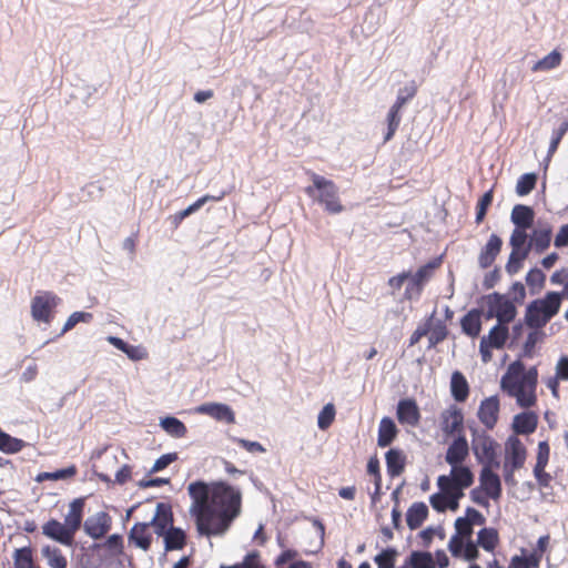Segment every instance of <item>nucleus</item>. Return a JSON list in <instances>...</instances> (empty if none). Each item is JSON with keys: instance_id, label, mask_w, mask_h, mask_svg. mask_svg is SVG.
I'll return each instance as SVG.
<instances>
[{"instance_id": "obj_59", "label": "nucleus", "mask_w": 568, "mask_h": 568, "mask_svg": "<svg viewBox=\"0 0 568 568\" xmlns=\"http://www.w3.org/2000/svg\"><path fill=\"white\" fill-rule=\"evenodd\" d=\"M455 535L462 538H466L467 540L471 539V535L474 534V528L469 524V520L463 516H459L455 519L454 523Z\"/></svg>"}, {"instance_id": "obj_37", "label": "nucleus", "mask_w": 568, "mask_h": 568, "mask_svg": "<svg viewBox=\"0 0 568 568\" xmlns=\"http://www.w3.org/2000/svg\"><path fill=\"white\" fill-rule=\"evenodd\" d=\"M93 320V314L84 311L73 312L65 321L61 332L53 338L47 339L41 347L54 342L57 338L63 336L65 333L75 327L79 323H90Z\"/></svg>"}, {"instance_id": "obj_9", "label": "nucleus", "mask_w": 568, "mask_h": 568, "mask_svg": "<svg viewBox=\"0 0 568 568\" xmlns=\"http://www.w3.org/2000/svg\"><path fill=\"white\" fill-rule=\"evenodd\" d=\"M528 234L519 231H513L509 237V246L511 252L505 265V271L510 276L517 274L524 266L525 261L530 254V244H527Z\"/></svg>"}, {"instance_id": "obj_60", "label": "nucleus", "mask_w": 568, "mask_h": 568, "mask_svg": "<svg viewBox=\"0 0 568 568\" xmlns=\"http://www.w3.org/2000/svg\"><path fill=\"white\" fill-rule=\"evenodd\" d=\"M550 458V445L548 440H540L537 447L536 464L534 467L546 468Z\"/></svg>"}, {"instance_id": "obj_39", "label": "nucleus", "mask_w": 568, "mask_h": 568, "mask_svg": "<svg viewBox=\"0 0 568 568\" xmlns=\"http://www.w3.org/2000/svg\"><path fill=\"white\" fill-rule=\"evenodd\" d=\"M546 280H547V276L541 268H539L538 266L531 267L525 276V282H526V285L528 286L529 294L530 295L539 294L540 291L546 285Z\"/></svg>"}, {"instance_id": "obj_2", "label": "nucleus", "mask_w": 568, "mask_h": 568, "mask_svg": "<svg viewBox=\"0 0 568 568\" xmlns=\"http://www.w3.org/2000/svg\"><path fill=\"white\" fill-rule=\"evenodd\" d=\"M312 184L304 189L305 194L324 206V211L328 214H339L344 211V206L339 201V189L333 180H329L317 173L311 174Z\"/></svg>"}, {"instance_id": "obj_48", "label": "nucleus", "mask_w": 568, "mask_h": 568, "mask_svg": "<svg viewBox=\"0 0 568 568\" xmlns=\"http://www.w3.org/2000/svg\"><path fill=\"white\" fill-rule=\"evenodd\" d=\"M562 60V54L557 50L550 51L548 54H546L544 58L539 59L534 67L531 68L532 71H549L555 69L560 64Z\"/></svg>"}, {"instance_id": "obj_5", "label": "nucleus", "mask_w": 568, "mask_h": 568, "mask_svg": "<svg viewBox=\"0 0 568 568\" xmlns=\"http://www.w3.org/2000/svg\"><path fill=\"white\" fill-rule=\"evenodd\" d=\"M527 458V448L516 435H509L505 442V460L503 465V477L505 484L515 487L518 481L515 471L524 467Z\"/></svg>"}, {"instance_id": "obj_16", "label": "nucleus", "mask_w": 568, "mask_h": 568, "mask_svg": "<svg viewBox=\"0 0 568 568\" xmlns=\"http://www.w3.org/2000/svg\"><path fill=\"white\" fill-rule=\"evenodd\" d=\"M195 412L197 414L207 415L217 422H223L226 424L235 423V413L233 408L225 403H203L195 408Z\"/></svg>"}, {"instance_id": "obj_17", "label": "nucleus", "mask_w": 568, "mask_h": 568, "mask_svg": "<svg viewBox=\"0 0 568 568\" xmlns=\"http://www.w3.org/2000/svg\"><path fill=\"white\" fill-rule=\"evenodd\" d=\"M499 409L500 402L498 395H491L480 402L477 417L487 429H493L497 424Z\"/></svg>"}, {"instance_id": "obj_31", "label": "nucleus", "mask_w": 568, "mask_h": 568, "mask_svg": "<svg viewBox=\"0 0 568 568\" xmlns=\"http://www.w3.org/2000/svg\"><path fill=\"white\" fill-rule=\"evenodd\" d=\"M509 337V324L496 322L489 329L487 335H484L480 339H486L487 344L495 346V349H504L506 342Z\"/></svg>"}, {"instance_id": "obj_62", "label": "nucleus", "mask_w": 568, "mask_h": 568, "mask_svg": "<svg viewBox=\"0 0 568 568\" xmlns=\"http://www.w3.org/2000/svg\"><path fill=\"white\" fill-rule=\"evenodd\" d=\"M153 517H158L159 520L174 524V515L172 510V505L170 503L160 501L156 504L155 513Z\"/></svg>"}, {"instance_id": "obj_64", "label": "nucleus", "mask_w": 568, "mask_h": 568, "mask_svg": "<svg viewBox=\"0 0 568 568\" xmlns=\"http://www.w3.org/2000/svg\"><path fill=\"white\" fill-rule=\"evenodd\" d=\"M236 564L240 565V568H262L261 554L256 549L251 550L244 556L241 562Z\"/></svg>"}, {"instance_id": "obj_41", "label": "nucleus", "mask_w": 568, "mask_h": 568, "mask_svg": "<svg viewBox=\"0 0 568 568\" xmlns=\"http://www.w3.org/2000/svg\"><path fill=\"white\" fill-rule=\"evenodd\" d=\"M41 555L47 559L50 568H67L68 560L61 549L55 546L45 545L41 549Z\"/></svg>"}, {"instance_id": "obj_4", "label": "nucleus", "mask_w": 568, "mask_h": 568, "mask_svg": "<svg viewBox=\"0 0 568 568\" xmlns=\"http://www.w3.org/2000/svg\"><path fill=\"white\" fill-rule=\"evenodd\" d=\"M477 304L479 306L486 305V310L484 308V318L486 321L496 318L497 322L510 324L518 315V310L510 301L509 293L494 291L481 295L477 300Z\"/></svg>"}, {"instance_id": "obj_36", "label": "nucleus", "mask_w": 568, "mask_h": 568, "mask_svg": "<svg viewBox=\"0 0 568 568\" xmlns=\"http://www.w3.org/2000/svg\"><path fill=\"white\" fill-rule=\"evenodd\" d=\"M159 426L173 438H182L187 433L185 424L173 415L160 417Z\"/></svg>"}, {"instance_id": "obj_22", "label": "nucleus", "mask_w": 568, "mask_h": 568, "mask_svg": "<svg viewBox=\"0 0 568 568\" xmlns=\"http://www.w3.org/2000/svg\"><path fill=\"white\" fill-rule=\"evenodd\" d=\"M503 243V239L498 234H490L478 255V265L480 268L486 270L494 264L496 257L501 252Z\"/></svg>"}, {"instance_id": "obj_45", "label": "nucleus", "mask_w": 568, "mask_h": 568, "mask_svg": "<svg viewBox=\"0 0 568 568\" xmlns=\"http://www.w3.org/2000/svg\"><path fill=\"white\" fill-rule=\"evenodd\" d=\"M398 555L399 552L395 546H387L375 555L373 560L377 568H395Z\"/></svg>"}, {"instance_id": "obj_44", "label": "nucleus", "mask_w": 568, "mask_h": 568, "mask_svg": "<svg viewBox=\"0 0 568 568\" xmlns=\"http://www.w3.org/2000/svg\"><path fill=\"white\" fill-rule=\"evenodd\" d=\"M400 121H402V108H398V106H395V105H392L387 112V116H386V124H387V129H386V132L384 133V143L390 141L399 124H400Z\"/></svg>"}, {"instance_id": "obj_27", "label": "nucleus", "mask_w": 568, "mask_h": 568, "mask_svg": "<svg viewBox=\"0 0 568 568\" xmlns=\"http://www.w3.org/2000/svg\"><path fill=\"white\" fill-rule=\"evenodd\" d=\"M552 227L548 223L544 227H536L530 234L527 244H530V251L534 250L537 254H542L548 250L551 243Z\"/></svg>"}, {"instance_id": "obj_33", "label": "nucleus", "mask_w": 568, "mask_h": 568, "mask_svg": "<svg viewBox=\"0 0 568 568\" xmlns=\"http://www.w3.org/2000/svg\"><path fill=\"white\" fill-rule=\"evenodd\" d=\"M546 338V333L540 328H529L527 337L523 343L519 358H532L537 344Z\"/></svg>"}, {"instance_id": "obj_1", "label": "nucleus", "mask_w": 568, "mask_h": 568, "mask_svg": "<svg viewBox=\"0 0 568 568\" xmlns=\"http://www.w3.org/2000/svg\"><path fill=\"white\" fill-rule=\"evenodd\" d=\"M242 511V491L229 481L215 480V490L203 517L197 520L200 537L223 536Z\"/></svg>"}, {"instance_id": "obj_13", "label": "nucleus", "mask_w": 568, "mask_h": 568, "mask_svg": "<svg viewBox=\"0 0 568 568\" xmlns=\"http://www.w3.org/2000/svg\"><path fill=\"white\" fill-rule=\"evenodd\" d=\"M42 534L63 546L73 547L75 545L73 532L69 530L64 521L61 523L55 518H50L42 525Z\"/></svg>"}, {"instance_id": "obj_46", "label": "nucleus", "mask_w": 568, "mask_h": 568, "mask_svg": "<svg viewBox=\"0 0 568 568\" xmlns=\"http://www.w3.org/2000/svg\"><path fill=\"white\" fill-rule=\"evenodd\" d=\"M537 182H538V173L527 172V173L521 174L518 178L517 183H516V187H515L516 194L518 196H526V195L530 194L535 190Z\"/></svg>"}, {"instance_id": "obj_56", "label": "nucleus", "mask_w": 568, "mask_h": 568, "mask_svg": "<svg viewBox=\"0 0 568 568\" xmlns=\"http://www.w3.org/2000/svg\"><path fill=\"white\" fill-rule=\"evenodd\" d=\"M507 293H509L510 301L513 302V304L516 306L517 310H518V306L524 304V302L527 297V290L520 281H515L510 285Z\"/></svg>"}, {"instance_id": "obj_20", "label": "nucleus", "mask_w": 568, "mask_h": 568, "mask_svg": "<svg viewBox=\"0 0 568 568\" xmlns=\"http://www.w3.org/2000/svg\"><path fill=\"white\" fill-rule=\"evenodd\" d=\"M536 212L532 206L515 204L510 213V222L515 225L514 231L527 234L535 223Z\"/></svg>"}, {"instance_id": "obj_3", "label": "nucleus", "mask_w": 568, "mask_h": 568, "mask_svg": "<svg viewBox=\"0 0 568 568\" xmlns=\"http://www.w3.org/2000/svg\"><path fill=\"white\" fill-rule=\"evenodd\" d=\"M557 294L548 291L544 296L531 300L525 308V323L528 328L542 329L560 311Z\"/></svg>"}, {"instance_id": "obj_63", "label": "nucleus", "mask_w": 568, "mask_h": 568, "mask_svg": "<svg viewBox=\"0 0 568 568\" xmlns=\"http://www.w3.org/2000/svg\"><path fill=\"white\" fill-rule=\"evenodd\" d=\"M424 290V286L416 282L413 277H409L407 280V285L404 291L403 298L407 301L418 300L422 292Z\"/></svg>"}, {"instance_id": "obj_49", "label": "nucleus", "mask_w": 568, "mask_h": 568, "mask_svg": "<svg viewBox=\"0 0 568 568\" xmlns=\"http://www.w3.org/2000/svg\"><path fill=\"white\" fill-rule=\"evenodd\" d=\"M514 398L516 399V404L525 410L536 406L538 400L536 389L526 387L518 392Z\"/></svg>"}, {"instance_id": "obj_28", "label": "nucleus", "mask_w": 568, "mask_h": 568, "mask_svg": "<svg viewBox=\"0 0 568 568\" xmlns=\"http://www.w3.org/2000/svg\"><path fill=\"white\" fill-rule=\"evenodd\" d=\"M436 313H437V311L435 307L434 311L428 315V316H433L430 329L427 335V337H428L427 349L428 351L435 348L437 345L443 343L449 335V329H448L446 323L444 321H442L440 318H436Z\"/></svg>"}, {"instance_id": "obj_12", "label": "nucleus", "mask_w": 568, "mask_h": 568, "mask_svg": "<svg viewBox=\"0 0 568 568\" xmlns=\"http://www.w3.org/2000/svg\"><path fill=\"white\" fill-rule=\"evenodd\" d=\"M440 429L446 438H454L457 434H465V416L460 407L452 404L440 414Z\"/></svg>"}, {"instance_id": "obj_15", "label": "nucleus", "mask_w": 568, "mask_h": 568, "mask_svg": "<svg viewBox=\"0 0 568 568\" xmlns=\"http://www.w3.org/2000/svg\"><path fill=\"white\" fill-rule=\"evenodd\" d=\"M396 418L400 425L418 426L422 415L419 406L414 397H402L397 402Z\"/></svg>"}, {"instance_id": "obj_18", "label": "nucleus", "mask_w": 568, "mask_h": 568, "mask_svg": "<svg viewBox=\"0 0 568 568\" xmlns=\"http://www.w3.org/2000/svg\"><path fill=\"white\" fill-rule=\"evenodd\" d=\"M484 307H473L459 320L462 333L470 338L479 336L483 328Z\"/></svg>"}, {"instance_id": "obj_47", "label": "nucleus", "mask_w": 568, "mask_h": 568, "mask_svg": "<svg viewBox=\"0 0 568 568\" xmlns=\"http://www.w3.org/2000/svg\"><path fill=\"white\" fill-rule=\"evenodd\" d=\"M12 558L14 564L13 568H41L33 564L31 546L16 548Z\"/></svg>"}, {"instance_id": "obj_50", "label": "nucleus", "mask_w": 568, "mask_h": 568, "mask_svg": "<svg viewBox=\"0 0 568 568\" xmlns=\"http://www.w3.org/2000/svg\"><path fill=\"white\" fill-rule=\"evenodd\" d=\"M336 409L334 404L327 403L323 406L317 415V427L321 430H326L334 422Z\"/></svg>"}, {"instance_id": "obj_7", "label": "nucleus", "mask_w": 568, "mask_h": 568, "mask_svg": "<svg viewBox=\"0 0 568 568\" xmlns=\"http://www.w3.org/2000/svg\"><path fill=\"white\" fill-rule=\"evenodd\" d=\"M471 446H469L465 434H457L449 443L446 453L445 462L453 470L464 474L468 477H475L471 466L466 464L469 458Z\"/></svg>"}, {"instance_id": "obj_26", "label": "nucleus", "mask_w": 568, "mask_h": 568, "mask_svg": "<svg viewBox=\"0 0 568 568\" xmlns=\"http://www.w3.org/2000/svg\"><path fill=\"white\" fill-rule=\"evenodd\" d=\"M87 497H78L74 498L69 504V513L64 517V523L69 527V530L75 532L83 526V516H84V507H85Z\"/></svg>"}, {"instance_id": "obj_57", "label": "nucleus", "mask_w": 568, "mask_h": 568, "mask_svg": "<svg viewBox=\"0 0 568 568\" xmlns=\"http://www.w3.org/2000/svg\"><path fill=\"white\" fill-rule=\"evenodd\" d=\"M568 132V120L562 121L558 128L552 131L550 143L548 146L549 155H554L558 150V146L562 140V138Z\"/></svg>"}, {"instance_id": "obj_40", "label": "nucleus", "mask_w": 568, "mask_h": 568, "mask_svg": "<svg viewBox=\"0 0 568 568\" xmlns=\"http://www.w3.org/2000/svg\"><path fill=\"white\" fill-rule=\"evenodd\" d=\"M406 560L412 568H436L434 556L427 550H412Z\"/></svg>"}, {"instance_id": "obj_38", "label": "nucleus", "mask_w": 568, "mask_h": 568, "mask_svg": "<svg viewBox=\"0 0 568 568\" xmlns=\"http://www.w3.org/2000/svg\"><path fill=\"white\" fill-rule=\"evenodd\" d=\"M78 474V467L72 464L67 467L58 468L53 471H41L39 473L34 480L37 483H44L47 480H68L73 478Z\"/></svg>"}, {"instance_id": "obj_24", "label": "nucleus", "mask_w": 568, "mask_h": 568, "mask_svg": "<svg viewBox=\"0 0 568 568\" xmlns=\"http://www.w3.org/2000/svg\"><path fill=\"white\" fill-rule=\"evenodd\" d=\"M128 539L129 544L136 548L144 551L149 550L153 541L152 534L149 531V524L145 521L135 523L129 531Z\"/></svg>"}, {"instance_id": "obj_23", "label": "nucleus", "mask_w": 568, "mask_h": 568, "mask_svg": "<svg viewBox=\"0 0 568 568\" xmlns=\"http://www.w3.org/2000/svg\"><path fill=\"white\" fill-rule=\"evenodd\" d=\"M386 471L390 478L399 477L406 468L407 456L399 447H389L385 453Z\"/></svg>"}, {"instance_id": "obj_54", "label": "nucleus", "mask_w": 568, "mask_h": 568, "mask_svg": "<svg viewBox=\"0 0 568 568\" xmlns=\"http://www.w3.org/2000/svg\"><path fill=\"white\" fill-rule=\"evenodd\" d=\"M500 388L509 397H515L524 388V385L519 378H510L508 374H505L500 379Z\"/></svg>"}, {"instance_id": "obj_25", "label": "nucleus", "mask_w": 568, "mask_h": 568, "mask_svg": "<svg viewBox=\"0 0 568 568\" xmlns=\"http://www.w3.org/2000/svg\"><path fill=\"white\" fill-rule=\"evenodd\" d=\"M399 434L395 420L389 416H384L379 420L377 430V446L381 448L390 447Z\"/></svg>"}, {"instance_id": "obj_34", "label": "nucleus", "mask_w": 568, "mask_h": 568, "mask_svg": "<svg viewBox=\"0 0 568 568\" xmlns=\"http://www.w3.org/2000/svg\"><path fill=\"white\" fill-rule=\"evenodd\" d=\"M186 534L181 527L174 526L169 530V534L164 536V554L172 550H182L186 546Z\"/></svg>"}, {"instance_id": "obj_29", "label": "nucleus", "mask_w": 568, "mask_h": 568, "mask_svg": "<svg viewBox=\"0 0 568 568\" xmlns=\"http://www.w3.org/2000/svg\"><path fill=\"white\" fill-rule=\"evenodd\" d=\"M429 509L424 501L413 503L406 511V524L410 530H417L428 518Z\"/></svg>"}, {"instance_id": "obj_42", "label": "nucleus", "mask_w": 568, "mask_h": 568, "mask_svg": "<svg viewBox=\"0 0 568 568\" xmlns=\"http://www.w3.org/2000/svg\"><path fill=\"white\" fill-rule=\"evenodd\" d=\"M28 445L21 438L13 437L4 430H0V452L12 455L21 452Z\"/></svg>"}, {"instance_id": "obj_51", "label": "nucleus", "mask_w": 568, "mask_h": 568, "mask_svg": "<svg viewBox=\"0 0 568 568\" xmlns=\"http://www.w3.org/2000/svg\"><path fill=\"white\" fill-rule=\"evenodd\" d=\"M435 535L439 538V539H444L446 534H445V529L443 528L442 525H437V526H428L426 528H424L423 530H420L418 532V537L422 541V545L425 547V548H428L432 542H433V537H435Z\"/></svg>"}, {"instance_id": "obj_11", "label": "nucleus", "mask_w": 568, "mask_h": 568, "mask_svg": "<svg viewBox=\"0 0 568 568\" xmlns=\"http://www.w3.org/2000/svg\"><path fill=\"white\" fill-rule=\"evenodd\" d=\"M124 539L121 534L109 535L102 541V548L97 557L100 565L103 567H110L116 565V568H123V561L120 558L123 556Z\"/></svg>"}, {"instance_id": "obj_6", "label": "nucleus", "mask_w": 568, "mask_h": 568, "mask_svg": "<svg viewBox=\"0 0 568 568\" xmlns=\"http://www.w3.org/2000/svg\"><path fill=\"white\" fill-rule=\"evenodd\" d=\"M213 490H215V480L205 481L204 479H196L187 486V494L192 500L189 514L194 519L196 528L197 520L205 518L203 516L209 503H211Z\"/></svg>"}, {"instance_id": "obj_61", "label": "nucleus", "mask_w": 568, "mask_h": 568, "mask_svg": "<svg viewBox=\"0 0 568 568\" xmlns=\"http://www.w3.org/2000/svg\"><path fill=\"white\" fill-rule=\"evenodd\" d=\"M519 379L524 387L537 389L538 386V369L537 366H530L528 369H524L520 373Z\"/></svg>"}, {"instance_id": "obj_53", "label": "nucleus", "mask_w": 568, "mask_h": 568, "mask_svg": "<svg viewBox=\"0 0 568 568\" xmlns=\"http://www.w3.org/2000/svg\"><path fill=\"white\" fill-rule=\"evenodd\" d=\"M495 469L496 468L481 467L479 471V487L484 489V493L501 480Z\"/></svg>"}, {"instance_id": "obj_14", "label": "nucleus", "mask_w": 568, "mask_h": 568, "mask_svg": "<svg viewBox=\"0 0 568 568\" xmlns=\"http://www.w3.org/2000/svg\"><path fill=\"white\" fill-rule=\"evenodd\" d=\"M112 528V518L106 511H98L83 521L84 532L93 540L104 537Z\"/></svg>"}, {"instance_id": "obj_10", "label": "nucleus", "mask_w": 568, "mask_h": 568, "mask_svg": "<svg viewBox=\"0 0 568 568\" xmlns=\"http://www.w3.org/2000/svg\"><path fill=\"white\" fill-rule=\"evenodd\" d=\"M500 445L488 434H484L479 442H474L471 452L477 464L481 467H500Z\"/></svg>"}, {"instance_id": "obj_32", "label": "nucleus", "mask_w": 568, "mask_h": 568, "mask_svg": "<svg viewBox=\"0 0 568 568\" xmlns=\"http://www.w3.org/2000/svg\"><path fill=\"white\" fill-rule=\"evenodd\" d=\"M474 483L475 477H467L464 481H460L459 485L454 486L452 490L444 494L447 501V508L450 511H456L459 508V501L465 496V490L470 488Z\"/></svg>"}, {"instance_id": "obj_8", "label": "nucleus", "mask_w": 568, "mask_h": 568, "mask_svg": "<svg viewBox=\"0 0 568 568\" xmlns=\"http://www.w3.org/2000/svg\"><path fill=\"white\" fill-rule=\"evenodd\" d=\"M62 300L50 291L38 292L31 300V316L38 323L50 324L55 315V308Z\"/></svg>"}, {"instance_id": "obj_30", "label": "nucleus", "mask_w": 568, "mask_h": 568, "mask_svg": "<svg viewBox=\"0 0 568 568\" xmlns=\"http://www.w3.org/2000/svg\"><path fill=\"white\" fill-rule=\"evenodd\" d=\"M470 387L465 375L456 369L450 376V395L456 403H465L469 397Z\"/></svg>"}, {"instance_id": "obj_52", "label": "nucleus", "mask_w": 568, "mask_h": 568, "mask_svg": "<svg viewBox=\"0 0 568 568\" xmlns=\"http://www.w3.org/2000/svg\"><path fill=\"white\" fill-rule=\"evenodd\" d=\"M417 93V84L415 81H410L403 88L398 89L396 100L393 105L402 108L408 103Z\"/></svg>"}, {"instance_id": "obj_19", "label": "nucleus", "mask_w": 568, "mask_h": 568, "mask_svg": "<svg viewBox=\"0 0 568 568\" xmlns=\"http://www.w3.org/2000/svg\"><path fill=\"white\" fill-rule=\"evenodd\" d=\"M500 542L499 531L495 527H483L477 531L476 540H466L467 548H483L487 552H494Z\"/></svg>"}, {"instance_id": "obj_58", "label": "nucleus", "mask_w": 568, "mask_h": 568, "mask_svg": "<svg viewBox=\"0 0 568 568\" xmlns=\"http://www.w3.org/2000/svg\"><path fill=\"white\" fill-rule=\"evenodd\" d=\"M179 459V455L176 452L166 453L161 455L159 458L155 459L153 466L148 471V475H152L159 471L164 470L166 467H169L172 463L176 462Z\"/></svg>"}, {"instance_id": "obj_21", "label": "nucleus", "mask_w": 568, "mask_h": 568, "mask_svg": "<svg viewBox=\"0 0 568 568\" xmlns=\"http://www.w3.org/2000/svg\"><path fill=\"white\" fill-rule=\"evenodd\" d=\"M539 417L531 409L523 410L513 417V435H531L538 427Z\"/></svg>"}, {"instance_id": "obj_55", "label": "nucleus", "mask_w": 568, "mask_h": 568, "mask_svg": "<svg viewBox=\"0 0 568 568\" xmlns=\"http://www.w3.org/2000/svg\"><path fill=\"white\" fill-rule=\"evenodd\" d=\"M433 316H426L424 322L418 324L407 341V347L415 346L422 337L427 336L430 329Z\"/></svg>"}, {"instance_id": "obj_43", "label": "nucleus", "mask_w": 568, "mask_h": 568, "mask_svg": "<svg viewBox=\"0 0 568 568\" xmlns=\"http://www.w3.org/2000/svg\"><path fill=\"white\" fill-rule=\"evenodd\" d=\"M468 476H465L464 474H460L456 470H453L450 468V471L448 475H439L436 480V485L438 487V491L440 494H446L447 491L452 490V488L456 485H459L460 481H464Z\"/></svg>"}, {"instance_id": "obj_35", "label": "nucleus", "mask_w": 568, "mask_h": 568, "mask_svg": "<svg viewBox=\"0 0 568 568\" xmlns=\"http://www.w3.org/2000/svg\"><path fill=\"white\" fill-rule=\"evenodd\" d=\"M444 258V254L433 257L427 263L419 266L415 273L410 272V277L416 280V282L420 283L423 286L430 280L435 271L442 265Z\"/></svg>"}]
</instances>
